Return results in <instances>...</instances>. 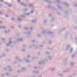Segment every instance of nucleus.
Segmentation results:
<instances>
[{"label":"nucleus","mask_w":77,"mask_h":77,"mask_svg":"<svg viewBox=\"0 0 77 77\" xmlns=\"http://www.w3.org/2000/svg\"><path fill=\"white\" fill-rule=\"evenodd\" d=\"M25 34H27L28 35H31V32H25Z\"/></svg>","instance_id":"5701e85b"},{"label":"nucleus","mask_w":77,"mask_h":77,"mask_svg":"<svg viewBox=\"0 0 77 77\" xmlns=\"http://www.w3.org/2000/svg\"><path fill=\"white\" fill-rule=\"evenodd\" d=\"M21 71H21V70L20 71H19V70H18V71H17V72H18V73H20Z\"/></svg>","instance_id":"bf43d9fd"},{"label":"nucleus","mask_w":77,"mask_h":77,"mask_svg":"<svg viewBox=\"0 0 77 77\" xmlns=\"http://www.w3.org/2000/svg\"><path fill=\"white\" fill-rule=\"evenodd\" d=\"M30 30H33V28L32 27H31L30 28Z\"/></svg>","instance_id":"0e129e2a"},{"label":"nucleus","mask_w":77,"mask_h":77,"mask_svg":"<svg viewBox=\"0 0 77 77\" xmlns=\"http://www.w3.org/2000/svg\"><path fill=\"white\" fill-rule=\"evenodd\" d=\"M32 23H36L37 21V20L35 19V20H33L31 21Z\"/></svg>","instance_id":"6ab92c4d"},{"label":"nucleus","mask_w":77,"mask_h":77,"mask_svg":"<svg viewBox=\"0 0 77 77\" xmlns=\"http://www.w3.org/2000/svg\"><path fill=\"white\" fill-rule=\"evenodd\" d=\"M48 17H51V14H49L48 15Z\"/></svg>","instance_id":"de8ad7c7"},{"label":"nucleus","mask_w":77,"mask_h":77,"mask_svg":"<svg viewBox=\"0 0 77 77\" xmlns=\"http://www.w3.org/2000/svg\"><path fill=\"white\" fill-rule=\"evenodd\" d=\"M55 21V20L54 19V17H52L51 18V22H54V21Z\"/></svg>","instance_id":"412c9836"},{"label":"nucleus","mask_w":77,"mask_h":77,"mask_svg":"<svg viewBox=\"0 0 77 77\" xmlns=\"http://www.w3.org/2000/svg\"><path fill=\"white\" fill-rule=\"evenodd\" d=\"M65 29H65V28H63L62 29H61V30H60L59 31V33H60V32H62V31H63L65 30Z\"/></svg>","instance_id":"f8f14e48"},{"label":"nucleus","mask_w":77,"mask_h":77,"mask_svg":"<svg viewBox=\"0 0 77 77\" xmlns=\"http://www.w3.org/2000/svg\"><path fill=\"white\" fill-rule=\"evenodd\" d=\"M11 29H14V26H11Z\"/></svg>","instance_id":"864d4df0"},{"label":"nucleus","mask_w":77,"mask_h":77,"mask_svg":"<svg viewBox=\"0 0 77 77\" xmlns=\"http://www.w3.org/2000/svg\"><path fill=\"white\" fill-rule=\"evenodd\" d=\"M5 4L8 7H12V5L8 2H5Z\"/></svg>","instance_id":"7ed1b4c3"},{"label":"nucleus","mask_w":77,"mask_h":77,"mask_svg":"<svg viewBox=\"0 0 77 77\" xmlns=\"http://www.w3.org/2000/svg\"><path fill=\"white\" fill-rule=\"evenodd\" d=\"M27 11H28V8H25L23 10V11H24V12H27Z\"/></svg>","instance_id":"a878e982"},{"label":"nucleus","mask_w":77,"mask_h":77,"mask_svg":"<svg viewBox=\"0 0 77 77\" xmlns=\"http://www.w3.org/2000/svg\"><path fill=\"white\" fill-rule=\"evenodd\" d=\"M33 73H35V74H39V71H34L32 72Z\"/></svg>","instance_id":"9d476101"},{"label":"nucleus","mask_w":77,"mask_h":77,"mask_svg":"<svg viewBox=\"0 0 77 77\" xmlns=\"http://www.w3.org/2000/svg\"><path fill=\"white\" fill-rule=\"evenodd\" d=\"M40 54H40V52H38L37 53V55H40Z\"/></svg>","instance_id":"c03bdc74"},{"label":"nucleus","mask_w":77,"mask_h":77,"mask_svg":"<svg viewBox=\"0 0 77 77\" xmlns=\"http://www.w3.org/2000/svg\"><path fill=\"white\" fill-rule=\"evenodd\" d=\"M59 77H62L63 76V74H60L58 75Z\"/></svg>","instance_id":"4be33fe9"},{"label":"nucleus","mask_w":77,"mask_h":77,"mask_svg":"<svg viewBox=\"0 0 77 77\" xmlns=\"http://www.w3.org/2000/svg\"><path fill=\"white\" fill-rule=\"evenodd\" d=\"M42 76L41 75H39L38 76V77H42Z\"/></svg>","instance_id":"5fc2aeb1"},{"label":"nucleus","mask_w":77,"mask_h":77,"mask_svg":"<svg viewBox=\"0 0 77 77\" xmlns=\"http://www.w3.org/2000/svg\"><path fill=\"white\" fill-rule=\"evenodd\" d=\"M4 33H8V31H6V30H5L4 31Z\"/></svg>","instance_id":"58836bf2"},{"label":"nucleus","mask_w":77,"mask_h":77,"mask_svg":"<svg viewBox=\"0 0 77 77\" xmlns=\"http://www.w3.org/2000/svg\"><path fill=\"white\" fill-rule=\"evenodd\" d=\"M34 48L35 50H37V49H38L39 48L37 46H36L35 47H34Z\"/></svg>","instance_id":"7c9ffc66"},{"label":"nucleus","mask_w":77,"mask_h":77,"mask_svg":"<svg viewBox=\"0 0 77 77\" xmlns=\"http://www.w3.org/2000/svg\"><path fill=\"white\" fill-rule=\"evenodd\" d=\"M63 72H67L66 70H64L63 71Z\"/></svg>","instance_id":"052dcab7"},{"label":"nucleus","mask_w":77,"mask_h":77,"mask_svg":"<svg viewBox=\"0 0 77 77\" xmlns=\"http://www.w3.org/2000/svg\"><path fill=\"white\" fill-rule=\"evenodd\" d=\"M65 14H68V12L67 11H66L65 12Z\"/></svg>","instance_id":"774afa93"},{"label":"nucleus","mask_w":77,"mask_h":77,"mask_svg":"<svg viewBox=\"0 0 77 77\" xmlns=\"http://www.w3.org/2000/svg\"><path fill=\"white\" fill-rule=\"evenodd\" d=\"M67 60H68L67 59H65L64 60V63L65 65H66L68 63V61H67Z\"/></svg>","instance_id":"423d86ee"},{"label":"nucleus","mask_w":77,"mask_h":77,"mask_svg":"<svg viewBox=\"0 0 77 77\" xmlns=\"http://www.w3.org/2000/svg\"><path fill=\"white\" fill-rule=\"evenodd\" d=\"M19 62H21L22 61V59H19Z\"/></svg>","instance_id":"4d7b16f0"},{"label":"nucleus","mask_w":77,"mask_h":77,"mask_svg":"<svg viewBox=\"0 0 77 77\" xmlns=\"http://www.w3.org/2000/svg\"><path fill=\"white\" fill-rule=\"evenodd\" d=\"M34 12H35V10H32L30 12V13L32 14H33Z\"/></svg>","instance_id":"cd10ccee"},{"label":"nucleus","mask_w":77,"mask_h":77,"mask_svg":"<svg viewBox=\"0 0 77 77\" xmlns=\"http://www.w3.org/2000/svg\"><path fill=\"white\" fill-rule=\"evenodd\" d=\"M5 74L7 76H9V73H6Z\"/></svg>","instance_id":"473e14b6"},{"label":"nucleus","mask_w":77,"mask_h":77,"mask_svg":"<svg viewBox=\"0 0 77 77\" xmlns=\"http://www.w3.org/2000/svg\"><path fill=\"white\" fill-rule=\"evenodd\" d=\"M37 35L38 37H41V35L39 34H37Z\"/></svg>","instance_id":"f704fd0d"},{"label":"nucleus","mask_w":77,"mask_h":77,"mask_svg":"<svg viewBox=\"0 0 77 77\" xmlns=\"http://www.w3.org/2000/svg\"><path fill=\"white\" fill-rule=\"evenodd\" d=\"M73 48H71L70 50V53H72V51H73Z\"/></svg>","instance_id":"f3484780"},{"label":"nucleus","mask_w":77,"mask_h":77,"mask_svg":"<svg viewBox=\"0 0 77 77\" xmlns=\"http://www.w3.org/2000/svg\"><path fill=\"white\" fill-rule=\"evenodd\" d=\"M69 33L68 32H66L65 33V39H67V38H68V35H69Z\"/></svg>","instance_id":"f03ea898"},{"label":"nucleus","mask_w":77,"mask_h":77,"mask_svg":"<svg viewBox=\"0 0 77 77\" xmlns=\"http://www.w3.org/2000/svg\"><path fill=\"white\" fill-rule=\"evenodd\" d=\"M29 6L30 8H33V7H34V6L33 4H29Z\"/></svg>","instance_id":"9b49d317"},{"label":"nucleus","mask_w":77,"mask_h":77,"mask_svg":"<svg viewBox=\"0 0 77 77\" xmlns=\"http://www.w3.org/2000/svg\"><path fill=\"white\" fill-rule=\"evenodd\" d=\"M17 41H23V38H18L17 39Z\"/></svg>","instance_id":"2eb2a0df"},{"label":"nucleus","mask_w":77,"mask_h":77,"mask_svg":"<svg viewBox=\"0 0 77 77\" xmlns=\"http://www.w3.org/2000/svg\"><path fill=\"white\" fill-rule=\"evenodd\" d=\"M47 20L46 19L44 20V24H46V23H47Z\"/></svg>","instance_id":"bb28decb"},{"label":"nucleus","mask_w":77,"mask_h":77,"mask_svg":"<svg viewBox=\"0 0 77 77\" xmlns=\"http://www.w3.org/2000/svg\"><path fill=\"white\" fill-rule=\"evenodd\" d=\"M24 15H25V16H29V15H30V13H25L24 14Z\"/></svg>","instance_id":"4468645a"},{"label":"nucleus","mask_w":77,"mask_h":77,"mask_svg":"<svg viewBox=\"0 0 77 77\" xmlns=\"http://www.w3.org/2000/svg\"><path fill=\"white\" fill-rule=\"evenodd\" d=\"M77 53V51H76L75 53H74L73 54H75V55Z\"/></svg>","instance_id":"13d9d810"},{"label":"nucleus","mask_w":77,"mask_h":77,"mask_svg":"<svg viewBox=\"0 0 77 77\" xmlns=\"http://www.w3.org/2000/svg\"><path fill=\"white\" fill-rule=\"evenodd\" d=\"M22 20V19H18V21H21Z\"/></svg>","instance_id":"09e8293b"},{"label":"nucleus","mask_w":77,"mask_h":77,"mask_svg":"<svg viewBox=\"0 0 77 77\" xmlns=\"http://www.w3.org/2000/svg\"><path fill=\"white\" fill-rule=\"evenodd\" d=\"M11 44H12V42L10 41L9 43L6 45L7 46H10L12 47V45H11Z\"/></svg>","instance_id":"0eeeda50"},{"label":"nucleus","mask_w":77,"mask_h":77,"mask_svg":"<svg viewBox=\"0 0 77 77\" xmlns=\"http://www.w3.org/2000/svg\"><path fill=\"white\" fill-rule=\"evenodd\" d=\"M27 57H28V58H30V55H28L27 56Z\"/></svg>","instance_id":"69168bd1"},{"label":"nucleus","mask_w":77,"mask_h":77,"mask_svg":"<svg viewBox=\"0 0 77 77\" xmlns=\"http://www.w3.org/2000/svg\"><path fill=\"white\" fill-rule=\"evenodd\" d=\"M39 47H43V45H40L39 46Z\"/></svg>","instance_id":"e2e57ef3"},{"label":"nucleus","mask_w":77,"mask_h":77,"mask_svg":"<svg viewBox=\"0 0 77 77\" xmlns=\"http://www.w3.org/2000/svg\"><path fill=\"white\" fill-rule=\"evenodd\" d=\"M70 47H71L70 45H67L66 49V51H68V49L70 48Z\"/></svg>","instance_id":"20e7f679"},{"label":"nucleus","mask_w":77,"mask_h":77,"mask_svg":"<svg viewBox=\"0 0 77 77\" xmlns=\"http://www.w3.org/2000/svg\"><path fill=\"white\" fill-rule=\"evenodd\" d=\"M55 69H56V68H54V67L52 68L51 69V70L53 72V71H54V70H55Z\"/></svg>","instance_id":"aec40b11"},{"label":"nucleus","mask_w":77,"mask_h":77,"mask_svg":"<svg viewBox=\"0 0 77 77\" xmlns=\"http://www.w3.org/2000/svg\"><path fill=\"white\" fill-rule=\"evenodd\" d=\"M46 54H50V53L48 52H46Z\"/></svg>","instance_id":"49530a36"},{"label":"nucleus","mask_w":77,"mask_h":77,"mask_svg":"<svg viewBox=\"0 0 77 77\" xmlns=\"http://www.w3.org/2000/svg\"><path fill=\"white\" fill-rule=\"evenodd\" d=\"M5 13L4 12H2L1 11H0V14L1 15H3V14H4Z\"/></svg>","instance_id":"72a5a7b5"},{"label":"nucleus","mask_w":77,"mask_h":77,"mask_svg":"<svg viewBox=\"0 0 77 77\" xmlns=\"http://www.w3.org/2000/svg\"><path fill=\"white\" fill-rule=\"evenodd\" d=\"M51 6H50V5H48L47 6V8H51Z\"/></svg>","instance_id":"c9c22d12"},{"label":"nucleus","mask_w":77,"mask_h":77,"mask_svg":"<svg viewBox=\"0 0 77 77\" xmlns=\"http://www.w3.org/2000/svg\"><path fill=\"white\" fill-rule=\"evenodd\" d=\"M20 5L21 6H25V7H26L27 6V4H24V3L23 2H21Z\"/></svg>","instance_id":"6e6552de"},{"label":"nucleus","mask_w":77,"mask_h":77,"mask_svg":"<svg viewBox=\"0 0 77 77\" xmlns=\"http://www.w3.org/2000/svg\"><path fill=\"white\" fill-rule=\"evenodd\" d=\"M51 42H52L51 40H49V44H51Z\"/></svg>","instance_id":"79ce46f5"},{"label":"nucleus","mask_w":77,"mask_h":77,"mask_svg":"<svg viewBox=\"0 0 77 77\" xmlns=\"http://www.w3.org/2000/svg\"><path fill=\"white\" fill-rule=\"evenodd\" d=\"M48 34H49L50 35H53V32H51L50 31H48L47 32Z\"/></svg>","instance_id":"ddd939ff"},{"label":"nucleus","mask_w":77,"mask_h":77,"mask_svg":"<svg viewBox=\"0 0 77 77\" xmlns=\"http://www.w3.org/2000/svg\"><path fill=\"white\" fill-rule=\"evenodd\" d=\"M5 51H7V52H9V50L8 48H5Z\"/></svg>","instance_id":"c756f323"},{"label":"nucleus","mask_w":77,"mask_h":77,"mask_svg":"<svg viewBox=\"0 0 77 77\" xmlns=\"http://www.w3.org/2000/svg\"><path fill=\"white\" fill-rule=\"evenodd\" d=\"M75 63L74 62H71L70 63V65L71 67H72V66H74V65Z\"/></svg>","instance_id":"1a4fd4ad"},{"label":"nucleus","mask_w":77,"mask_h":77,"mask_svg":"<svg viewBox=\"0 0 77 77\" xmlns=\"http://www.w3.org/2000/svg\"><path fill=\"white\" fill-rule=\"evenodd\" d=\"M48 59L50 61H51L52 60L53 57L51 56H48Z\"/></svg>","instance_id":"39448f33"},{"label":"nucleus","mask_w":77,"mask_h":77,"mask_svg":"<svg viewBox=\"0 0 77 77\" xmlns=\"http://www.w3.org/2000/svg\"><path fill=\"white\" fill-rule=\"evenodd\" d=\"M43 34H45V31H43L42 32Z\"/></svg>","instance_id":"603ef678"},{"label":"nucleus","mask_w":77,"mask_h":77,"mask_svg":"<svg viewBox=\"0 0 77 77\" xmlns=\"http://www.w3.org/2000/svg\"><path fill=\"white\" fill-rule=\"evenodd\" d=\"M2 29H6V26H2Z\"/></svg>","instance_id":"2f4dec72"},{"label":"nucleus","mask_w":77,"mask_h":77,"mask_svg":"<svg viewBox=\"0 0 77 77\" xmlns=\"http://www.w3.org/2000/svg\"><path fill=\"white\" fill-rule=\"evenodd\" d=\"M58 8H59V9H62V7L60 6H58Z\"/></svg>","instance_id":"e433bc0d"},{"label":"nucleus","mask_w":77,"mask_h":77,"mask_svg":"<svg viewBox=\"0 0 77 77\" xmlns=\"http://www.w3.org/2000/svg\"><path fill=\"white\" fill-rule=\"evenodd\" d=\"M21 17H22L23 18H26V16L25 15H21Z\"/></svg>","instance_id":"ea45409f"},{"label":"nucleus","mask_w":77,"mask_h":77,"mask_svg":"<svg viewBox=\"0 0 77 77\" xmlns=\"http://www.w3.org/2000/svg\"><path fill=\"white\" fill-rule=\"evenodd\" d=\"M57 14H58V15H61V14H60V13L57 12Z\"/></svg>","instance_id":"37998d69"},{"label":"nucleus","mask_w":77,"mask_h":77,"mask_svg":"<svg viewBox=\"0 0 77 77\" xmlns=\"http://www.w3.org/2000/svg\"><path fill=\"white\" fill-rule=\"evenodd\" d=\"M18 27H19V28H21V26L20 25H18Z\"/></svg>","instance_id":"a19ab883"},{"label":"nucleus","mask_w":77,"mask_h":77,"mask_svg":"<svg viewBox=\"0 0 77 77\" xmlns=\"http://www.w3.org/2000/svg\"><path fill=\"white\" fill-rule=\"evenodd\" d=\"M11 19L12 20V21H15V20H16V19H15V18L14 17H12L11 18Z\"/></svg>","instance_id":"393cba45"},{"label":"nucleus","mask_w":77,"mask_h":77,"mask_svg":"<svg viewBox=\"0 0 77 77\" xmlns=\"http://www.w3.org/2000/svg\"><path fill=\"white\" fill-rule=\"evenodd\" d=\"M32 46H30L29 47V49H30V48H32Z\"/></svg>","instance_id":"680f3d73"},{"label":"nucleus","mask_w":77,"mask_h":77,"mask_svg":"<svg viewBox=\"0 0 77 77\" xmlns=\"http://www.w3.org/2000/svg\"><path fill=\"white\" fill-rule=\"evenodd\" d=\"M63 5H65V6H67V7H68L69 6V5H68V4H67V3L66 2H63Z\"/></svg>","instance_id":"dca6fc26"},{"label":"nucleus","mask_w":77,"mask_h":77,"mask_svg":"<svg viewBox=\"0 0 77 77\" xmlns=\"http://www.w3.org/2000/svg\"><path fill=\"white\" fill-rule=\"evenodd\" d=\"M1 39L2 40V41H5V39H4L3 38H1Z\"/></svg>","instance_id":"6e6d98bb"},{"label":"nucleus","mask_w":77,"mask_h":77,"mask_svg":"<svg viewBox=\"0 0 77 77\" xmlns=\"http://www.w3.org/2000/svg\"><path fill=\"white\" fill-rule=\"evenodd\" d=\"M66 72H69V69H68L67 70H66Z\"/></svg>","instance_id":"3c124183"},{"label":"nucleus","mask_w":77,"mask_h":77,"mask_svg":"<svg viewBox=\"0 0 77 77\" xmlns=\"http://www.w3.org/2000/svg\"><path fill=\"white\" fill-rule=\"evenodd\" d=\"M24 30H28V28L27 27H24Z\"/></svg>","instance_id":"c85d7f7f"},{"label":"nucleus","mask_w":77,"mask_h":77,"mask_svg":"<svg viewBox=\"0 0 77 77\" xmlns=\"http://www.w3.org/2000/svg\"><path fill=\"white\" fill-rule=\"evenodd\" d=\"M51 9H54V7H51Z\"/></svg>","instance_id":"338daca9"},{"label":"nucleus","mask_w":77,"mask_h":77,"mask_svg":"<svg viewBox=\"0 0 77 77\" xmlns=\"http://www.w3.org/2000/svg\"><path fill=\"white\" fill-rule=\"evenodd\" d=\"M22 51H26L25 49L23 48L22 50Z\"/></svg>","instance_id":"8fccbe9b"},{"label":"nucleus","mask_w":77,"mask_h":77,"mask_svg":"<svg viewBox=\"0 0 77 77\" xmlns=\"http://www.w3.org/2000/svg\"><path fill=\"white\" fill-rule=\"evenodd\" d=\"M75 55L74 54L72 55L71 56V58H72V59H73L74 57H75Z\"/></svg>","instance_id":"a211bd4d"},{"label":"nucleus","mask_w":77,"mask_h":77,"mask_svg":"<svg viewBox=\"0 0 77 77\" xmlns=\"http://www.w3.org/2000/svg\"><path fill=\"white\" fill-rule=\"evenodd\" d=\"M25 70H26V68L24 67L22 69V70H21V71H25Z\"/></svg>","instance_id":"b1692460"},{"label":"nucleus","mask_w":77,"mask_h":77,"mask_svg":"<svg viewBox=\"0 0 77 77\" xmlns=\"http://www.w3.org/2000/svg\"><path fill=\"white\" fill-rule=\"evenodd\" d=\"M57 2H59V3H61V2L59 0H57Z\"/></svg>","instance_id":"a18cd8bd"},{"label":"nucleus","mask_w":77,"mask_h":77,"mask_svg":"<svg viewBox=\"0 0 77 77\" xmlns=\"http://www.w3.org/2000/svg\"><path fill=\"white\" fill-rule=\"evenodd\" d=\"M24 60H26V61L27 62H29V61L28 60H26V58H24Z\"/></svg>","instance_id":"4c0bfd02"},{"label":"nucleus","mask_w":77,"mask_h":77,"mask_svg":"<svg viewBox=\"0 0 77 77\" xmlns=\"http://www.w3.org/2000/svg\"><path fill=\"white\" fill-rule=\"evenodd\" d=\"M48 61V60L47 59L45 58L44 59V61H42L41 62H39L38 63V64L39 65H44V64H45V62H47Z\"/></svg>","instance_id":"f257e3e1"}]
</instances>
